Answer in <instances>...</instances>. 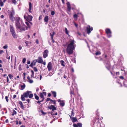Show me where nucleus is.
<instances>
[{"mask_svg": "<svg viewBox=\"0 0 127 127\" xmlns=\"http://www.w3.org/2000/svg\"><path fill=\"white\" fill-rule=\"evenodd\" d=\"M60 62L61 63V65H63V66H65L64 62L63 61L61 60V61H60Z\"/></svg>", "mask_w": 127, "mask_h": 127, "instance_id": "24", "label": "nucleus"}, {"mask_svg": "<svg viewBox=\"0 0 127 127\" xmlns=\"http://www.w3.org/2000/svg\"><path fill=\"white\" fill-rule=\"evenodd\" d=\"M51 92L52 94L53 95L54 97H56V92L54 91H51Z\"/></svg>", "mask_w": 127, "mask_h": 127, "instance_id": "21", "label": "nucleus"}, {"mask_svg": "<svg viewBox=\"0 0 127 127\" xmlns=\"http://www.w3.org/2000/svg\"><path fill=\"white\" fill-rule=\"evenodd\" d=\"M6 78H7V82L8 83L9 82V79L8 77V76H7L6 77Z\"/></svg>", "mask_w": 127, "mask_h": 127, "instance_id": "53", "label": "nucleus"}, {"mask_svg": "<svg viewBox=\"0 0 127 127\" xmlns=\"http://www.w3.org/2000/svg\"><path fill=\"white\" fill-rule=\"evenodd\" d=\"M17 114L16 112L14 110H13V113L12 114V116H13L14 115H16Z\"/></svg>", "mask_w": 127, "mask_h": 127, "instance_id": "25", "label": "nucleus"}, {"mask_svg": "<svg viewBox=\"0 0 127 127\" xmlns=\"http://www.w3.org/2000/svg\"><path fill=\"white\" fill-rule=\"evenodd\" d=\"M55 34V32H51L50 33V35L51 36V38L52 40L53 43H54V40H53V36L54 34Z\"/></svg>", "mask_w": 127, "mask_h": 127, "instance_id": "19", "label": "nucleus"}, {"mask_svg": "<svg viewBox=\"0 0 127 127\" xmlns=\"http://www.w3.org/2000/svg\"><path fill=\"white\" fill-rule=\"evenodd\" d=\"M53 112H52L51 115H57L58 113H57V112H56L55 114L53 113Z\"/></svg>", "mask_w": 127, "mask_h": 127, "instance_id": "48", "label": "nucleus"}, {"mask_svg": "<svg viewBox=\"0 0 127 127\" xmlns=\"http://www.w3.org/2000/svg\"><path fill=\"white\" fill-rule=\"evenodd\" d=\"M87 32H91L93 30L92 27H91L90 26L88 25L87 27Z\"/></svg>", "mask_w": 127, "mask_h": 127, "instance_id": "10", "label": "nucleus"}, {"mask_svg": "<svg viewBox=\"0 0 127 127\" xmlns=\"http://www.w3.org/2000/svg\"><path fill=\"white\" fill-rule=\"evenodd\" d=\"M101 54V53L99 51H97L95 53V54L96 55H100Z\"/></svg>", "mask_w": 127, "mask_h": 127, "instance_id": "29", "label": "nucleus"}, {"mask_svg": "<svg viewBox=\"0 0 127 127\" xmlns=\"http://www.w3.org/2000/svg\"><path fill=\"white\" fill-rule=\"evenodd\" d=\"M27 17L26 16V14H25L24 16V19L26 20H27Z\"/></svg>", "mask_w": 127, "mask_h": 127, "instance_id": "49", "label": "nucleus"}, {"mask_svg": "<svg viewBox=\"0 0 127 127\" xmlns=\"http://www.w3.org/2000/svg\"><path fill=\"white\" fill-rule=\"evenodd\" d=\"M32 92L30 91H27L25 93L23 94L21 96V99L23 101H24L25 100V97L27 98L29 96V94L30 93H31Z\"/></svg>", "mask_w": 127, "mask_h": 127, "instance_id": "4", "label": "nucleus"}, {"mask_svg": "<svg viewBox=\"0 0 127 127\" xmlns=\"http://www.w3.org/2000/svg\"><path fill=\"white\" fill-rule=\"evenodd\" d=\"M8 47V46L7 45H5L3 47V48L4 49H6Z\"/></svg>", "mask_w": 127, "mask_h": 127, "instance_id": "41", "label": "nucleus"}, {"mask_svg": "<svg viewBox=\"0 0 127 127\" xmlns=\"http://www.w3.org/2000/svg\"><path fill=\"white\" fill-rule=\"evenodd\" d=\"M36 42L37 44H38L39 43L37 39L36 40Z\"/></svg>", "mask_w": 127, "mask_h": 127, "instance_id": "59", "label": "nucleus"}, {"mask_svg": "<svg viewBox=\"0 0 127 127\" xmlns=\"http://www.w3.org/2000/svg\"><path fill=\"white\" fill-rule=\"evenodd\" d=\"M0 6H2L3 5V3L1 0H0Z\"/></svg>", "mask_w": 127, "mask_h": 127, "instance_id": "30", "label": "nucleus"}, {"mask_svg": "<svg viewBox=\"0 0 127 127\" xmlns=\"http://www.w3.org/2000/svg\"><path fill=\"white\" fill-rule=\"evenodd\" d=\"M48 96H49V97L51 95V94L50 93H48Z\"/></svg>", "mask_w": 127, "mask_h": 127, "instance_id": "60", "label": "nucleus"}, {"mask_svg": "<svg viewBox=\"0 0 127 127\" xmlns=\"http://www.w3.org/2000/svg\"><path fill=\"white\" fill-rule=\"evenodd\" d=\"M51 99L50 98H47V99H46V101L47 102V101H48L49 100H50L51 101Z\"/></svg>", "mask_w": 127, "mask_h": 127, "instance_id": "46", "label": "nucleus"}, {"mask_svg": "<svg viewBox=\"0 0 127 127\" xmlns=\"http://www.w3.org/2000/svg\"><path fill=\"white\" fill-rule=\"evenodd\" d=\"M32 16L29 15H28L27 17V19L28 21H32Z\"/></svg>", "mask_w": 127, "mask_h": 127, "instance_id": "15", "label": "nucleus"}, {"mask_svg": "<svg viewBox=\"0 0 127 127\" xmlns=\"http://www.w3.org/2000/svg\"><path fill=\"white\" fill-rule=\"evenodd\" d=\"M12 2L14 4H15L16 3V1L15 0H12Z\"/></svg>", "mask_w": 127, "mask_h": 127, "instance_id": "42", "label": "nucleus"}, {"mask_svg": "<svg viewBox=\"0 0 127 127\" xmlns=\"http://www.w3.org/2000/svg\"><path fill=\"white\" fill-rule=\"evenodd\" d=\"M51 101L53 103V104H55L56 103V101L55 100H51Z\"/></svg>", "mask_w": 127, "mask_h": 127, "instance_id": "40", "label": "nucleus"}, {"mask_svg": "<svg viewBox=\"0 0 127 127\" xmlns=\"http://www.w3.org/2000/svg\"><path fill=\"white\" fill-rule=\"evenodd\" d=\"M107 37L109 38L111 36V32H106Z\"/></svg>", "mask_w": 127, "mask_h": 127, "instance_id": "23", "label": "nucleus"}, {"mask_svg": "<svg viewBox=\"0 0 127 127\" xmlns=\"http://www.w3.org/2000/svg\"><path fill=\"white\" fill-rule=\"evenodd\" d=\"M6 58L9 60L10 59V56H8V55H7Z\"/></svg>", "mask_w": 127, "mask_h": 127, "instance_id": "54", "label": "nucleus"}, {"mask_svg": "<svg viewBox=\"0 0 127 127\" xmlns=\"http://www.w3.org/2000/svg\"><path fill=\"white\" fill-rule=\"evenodd\" d=\"M47 68L49 71H51L52 69L53 66L51 62H50L48 63L47 65Z\"/></svg>", "mask_w": 127, "mask_h": 127, "instance_id": "6", "label": "nucleus"}, {"mask_svg": "<svg viewBox=\"0 0 127 127\" xmlns=\"http://www.w3.org/2000/svg\"><path fill=\"white\" fill-rule=\"evenodd\" d=\"M19 87H20L21 88H20V89L21 90H23L24 89L25 87L26 86L25 84L23 83V85H19Z\"/></svg>", "mask_w": 127, "mask_h": 127, "instance_id": "14", "label": "nucleus"}, {"mask_svg": "<svg viewBox=\"0 0 127 127\" xmlns=\"http://www.w3.org/2000/svg\"><path fill=\"white\" fill-rule=\"evenodd\" d=\"M44 20L45 22H47L48 21V16H46L44 18Z\"/></svg>", "mask_w": 127, "mask_h": 127, "instance_id": "20", "label": "nucleus"}, {"mask_svg": "<svg viewBox=\"0 0 127 127\" xmlns=\"http://www.w3.org/2000/svg\"><path fill=\"white\" fill-rule=\"evenodd\" d=\"M18 103L20 105V107L23 109L24 110L25 108L24 106L23 105L22 102L21 101H18Z\"/></svg>", "mask_w": 127, "mask_h": 127, "instance_id": "12", "label": "nucleus"}, {"mask_svg": "<svg viewBox=\"0 0 127 127\" xmlns=\"http://www.w3.org/2000/svg\"><path fill=\"white\" fill-rule=\"evenodd\" d=\"M27 79L28 80L27 81L29 82L30 83H32L33 82V81L32 80H31L30 79V77L29 76L27 77Z\"/></svg>", "mask_w": 127, "mask_h": 127, "instance_id": "13", "label": "nucleus"}, {"mask_svg": "<svg viewBox=\"0 0 127 127\" xmlns=\"http://www.w3.org/2000/svg\"><path fill=\"white\" fill-rule=\"evenodd\" d=\"M29 12L31 13L32 12V11H31V10L32 9V4L31 2H29Z\"/></svg>", "mask_w": 127, "mask_h": 127, "instance_id": "17", "label": "nucleus"}, {"mask_svg": "<svg viewBox=\"0 0 127 127\" xmlns=\"http://www.w3.org/2000/svg\"><path fill=\"white\" fill-rule=\"evenodd\" d=\"M41 112L43 114V115H44L46 114V113L44 112L43 111H41Z\"/></svg>", "mask_w": 127, "mask_h": 127, "instance_id": "51", "label": "nucleus"}, {"mask_svg": "<svg viewBox=\"0 0 127 127\" xmlns=\"http://www.w3.org/2000/svg\"><path fill=\"white\" fill-rule=\"evenodd\" d=\"M12 34L14 38H17V36L15 34V32H12Z\"/></svg>", "mask_w": 127, "mask_h": 127, "instance_id": "22", "label": "nucleus"}, {"mask_svg": "<svg viewBox=\"0 0 127 127\" xmlns=\"http://www.w3.org/2000/svg\"><path fill=\"white\" fill-rule=\"evenodd\" d=\"M105 32H111V31L109 29H107L105 30Z\"/></svg>", "mask_w": 127, "mask_h": 127, "instance_id": "35", "label": "nucleus"}, {"mask_svg": "<svg viewBox=\"0 0 127 127\" xmlns=\"http://www.w3.org/2000/svg\"><path fill=\"white\" fill-rule=\"evenodd\" d=\"M10 32H14V29L13 27L11 25L10 26Z\"/></svg>", "mask_w": 127, "mask_h": 127, "instance_id": "18", "label": "nucleus"}, {"mask_svg": "<svg viewBox=\"0 0 127 127\" xmlns=\"http://www.w3.org/2000/svg\"><path fill=\"white\" fill-rule=\"evenodd\" d=\"M74 113L73 112V111H72V114H71V115L70 116L71 117V116H74Z\"/></svg>", "mask_w": 127, "mask_h": 127, "instance_id": "58", "label": "nucleus"}, {"mask_svg": "<svg viewBox=\"0 0 127 127\" xmlns=\"http://www.w3.org/2000/svg\"><path fill=\"white\" fill-rule=\"evenodd\" d=\"M21 67V65H19V69L20 71L21 70H22Z\"/></svg>", "mask_w": 127, "mask_h": 127, "instance_id": "43", "label": "nucleus"}, {"mask_svg": "<svg viewBox=\"0 0 127 127\" xmlns=\"http://www.w3.org/2000/svg\"><path fill=\"white\" fill-rule=\"evenodd\" d=\"M22 47L21 45H20L18 47V49L19 50H21L22 49Z\"/></svg>", "mask_w": 127, "mask_h": 127, "instance_id": "45", "label": "nucleus"}, {"mask_svg": "<svg viewBox=\"0 0 127 127\" xmlns=\"http://www.w3.org/2000/svg\"><path fill=\"white\" fill-rule=\"evenodd\" d=\"M16 95H13V98L14 99L16 97Z\"/></svg>", "mask_w": 127, "mask_h": 127, "instance_id": "64", "label": "nucleus"}, {"mask_svg": "<svg viewBox=\"0 0 127 127\" xmlns=\"http://www.w3.org/2000/svg\"><path fill=\"white\" fill-rule=\"evenodd\" d=\"M26 59L25 58H24L23 60H22V62L23 63H24L26 61Z\"/></svg>", "mask_w": 127, "mask_h": 127, "instance_id": "37", "label": "nucleus"}, {"mask_svg": "<svg viewBox=\"0 0 127 127\" xmlns=\"http://www.w3.org/2000/svg\"><path fill=\"white\" fill-rule=\"evenodd\" d=\"M48 51L47 50H46L44 51L43 54V57L44 58H46L48 56Z\"/></svg>", "mask_w": 127, "mask_h": 127, "instance_id": "8", "label": "nucleus"}, {"mask_svg": "<svg viewBox=\"0 0 127 127\" xmlns=\"http://www.w3.org/2000/svg\"><path fill=\"white\" fill-rule=\"evenodd\" d=\"M48 108L49 109L52 110V111L55 110H57L56 108L53 105H51Z\"/></svg>", "mask_w": 127, "mask_h": 127, "instance_id": "11", "label": "nucleus"}, {"mask_svg": "<svg viewBox=\"0 0 127 127\" xmlns=\"http://www.w3.org/2000/svg\"><path fill=\"white\" fill-rule=\"evenodd\" d=\"M3 52V51L2 50H0V54H2Z\"/></svg>", "mask_w": 127, "mask_h": 127, "instance_id": "55", "label": "nucleus"}, {"mask_svg": "<svg viewBox=\"0 0 127 127\" xmlns=\"http://www.w3.org/2000/svg\"><path fill=\"white\" fill-rule=\"evenodd\" d=\"M8 76L9 77V78L10 79H11L13 78V75L11 74H9L8 75Z\"/></svg>", "mask_w": 127, "mask_h": 127, "instance_id": "27", "label": "nucleus"}, {"mask_svg": "<svg viewBox=\"0 0 127 127\" xmlns=\"http://www.w3.org/2000/svg\"><path fill=\"white\" fill-rule=\"evenodd\" d=\"M35 61H36V62H37L39 63L42 64L44 65H46V62L43 61L42 58L41 57H38V59L35 60Z\"/></svg>", "mask_w": 127, "mask_h": 127, "instance_id": "5", "label": "nucleus"}, {"mask_svg": "<svg viewBox=\"0 0 127 127\" xmlns=\"http://www.w3.org/2000/svg\"><path fill=\"white\" fill-rule=\"evenodd\" d=\"M33 70L35 72H37L38 71L37 68L35 67H34Z\"/></svg>", "mask_w": 127, "mask_h": 127, "instance_id": "36", "label": "nucleus"}, {"mask_svg": "<svg viewBox=\"0 0 127 127\" xmlns=\"http://www.w3.org/2000/svg\"><path fill=\"white\" fill-rule=\"evenodd\" d=\"M119 78L121 79H124V77L123 76H121L119 77Z\"/></svg>", "mask_w": 127, "mask_h": 127, "instance_id": "50", "label": "nucleus"}, {"mask_svg": "<svg viewBox=\"0 0 127 127\" xmlns=\"http://www.w3.org/2000/svg\"><path fill=\"white\" fill-rule=\"evenodd\" d=\"M70 117L73 123L77 121V119L76 118H71V116H70Z\"/></svg>", "mask_w": 127, "mask_h": 127, "instance_id": "16", "label": "nucleus"}, {"mask_svg": "<svg viewBox=\"0 0 127 127\" xmlns=\"http://www.w3.org/2000/svg\"><path fill=\"white\" fill-rule=\"evenodd\" d=\"M78 127H82V124H81L78 123L77 124Z\"/></svg>", "mask_w": 127, "mask_h": 127, "instance_id": "32", "label": "nucleus"}, {"mask_svg": "<svg viewBox=\"0 0 127 127\" xmlns=\"http://www.w3.org/2000/svg\"><path fill=\"white\" fill-rule=\"evenodd\" d=\"M41 101V100L40 101L39 100L38 102H37V103H38L39 104H40V102L42 101Z\"/></svg>", "mask_w": 127, "mask_h": 127, "instance_id": "62", "label": "nucleus"}, {"mask_svg": "<svg viewBox=\"0 0 127 127\" xmlns=\"http://www.w3.org/2000/svg\"><path fill=\"white\" fill-rule=\"evenodd\" d=\"M77 16H78L76 14H75L73 15V17H74V18H75L76 19H77Z\"/></svg>", "mask_w": 127, "mask_h": 127, "instance_id": "33", "label": "nucleus"}, {"mask_svg": "<svg viewBox=\"0 0 127 127\" xmlns=\"http://www.w3.org/2000/svg\"><path fill=\"white\" fill-rule=\"evenodd\" d=\"M42 76L41 75H40V80H41L42 78Z\"/></svg>", "mask_w": 127, "mask_h": 127, "instance_id": "63", "label": "nucleus"}, {"mask_svg": "<svg viewBox=\"0 0 127 127\" xmlns=\"http://www.w3.org/2000/svg\"><path fill=\"white\" fill-rule=\"evenodd\" d=\"M31 72L32 73V75H31V77L32 78L33 77L34 75V72L32 70H31Z\"/></svg>", "mask_w": 127, "mask_h": 127, "instance_id": "28", "label": "nucleus"}, {"mask_svg": "<svg viewBox=\"0 0 127 127\" xmlns=\"http://www.w3.org/2000/svg\"><path fill=\"white\" fill-rule=\"evenodd\" d=\"M55 14V12L54 11H52L51 12V14L52 15H54Z\"/></svg>", "mask_w": 127, "mask_h": 127, "instance_id": "34", "label": "nucleus"}, {"mask_svg": "<svg viewBox=\"0 0 127 127\" xmlns=\"http://www.w3.org/2000/svg\"><path fill=\"white\" fill-rule=\"evenodd\" d=\"M73 92L72 91H71L70 92V94L71 95H72L73 94Z\"/></svg>", "mask_w": 127, "mask_h": 127, "instance_id": "57", "label": "nucleus"}, {"mask_svg": "<svg viewBox=\"0 0 127 127\" xmlns=\"http://www.w3.org/2000/svg\"><path fill=\"white\" fill-rule=\"evenodd\" d=\"M14 19L15 21L16 26L17 29L22 31H25L27 29V28L24 25H23L22 26H21L19 23L20 20L19 17H15Z\"/></svg>", "mask_w": 127, "mask_h": 127, "instance_id": "2", "label": "nucleus"}, {"mask_svg": "<svg viewBox=\"0 0 127 127\" xmlns=\"http://www.w3.org/2000/svg\"><path fill=\"white\" fill-rule=\"evenodd\" d=\"M66 4L67 6V10L69 12H70L71 10V8L69 2H67L66 3Z\"/></svg>", "mask_w": 127, "mask_h": 127, "instance_id": "9", "label": "nucleus"}, {"mask_svg": "<svg viewBox=\"0 0 127 127\" xmlns=\"http://www.w3.org/2000/svg\"><path fill=\"white\" fill-rule=\"evenodd\" d=\"M116 75L117 76L119 75L120 74L119 72H116Z\"/></svg>", "mask_w": 127, "mask_h": 127, "instance_id": "52", "label": "nucleus"}, {"mask_svg": "<svg viewBox=\"0 0 127 127\" xmlns=\"http://www.w3.org/2000/svg\"><path fill=\"white\" fill-rule=\"evenodd\" d=\"M73 126L74 127H78V125H77L75 124H73Z\"/></svg>", "mask_w": 127, "mask_h": 127, "instance_id": "47", "label": "nucleus"}, {"mask_svg": "<svg viewBox=\"0 0 127 127\" xmlns=\"http://www.w3.org/2000/svg\"><path fill=\"white\" fill-rule=\"evenodd\" d=\"M75 41L73 39H70L68 42L66 51L67 54L71 55L73 53V50L75 49L76 45L75 43Z\"/></svg>", "mask_w": 127, "mask_h": 127, "instance_id": "1", "label": "nucleus"}, {"mask_svg": "<svg viewBox=\"0 0 127 127\" xmlns=\"http://www.w3.org/2000/svg\"><path fill=\"white\" fill-rule=\"evenodd\" d=\"M64 103L63 101H61L60 103V105L62 106H64Z\"/></svg>", "mask_w": 127, "mask_h": 127, "instance_id": "31", "label": "nucleus"}, {"mask_svg": "<svg viewBox=\"0 0 127 127\" xmlns=\"http://www.w3.org/2000/svg\"><path fill=\"white\" fill-rule=\"evenodd\" d=\"M8 97L7 96H5V99L6 100V101L7 102H8Z\"/></svg>", "mask_w": 127, "mask_h": 127, "instance_id": "44", "label": "nucleus"}, {"mask_svg": "<svg viewBox=\"0 0 127 127\" xmlns=\"http://www.w3.org/2000/svg\"><path fill=\"white\" fill-rule=\"evenodd\" d=\"M26 23L27 24V25L28 26V27H30V26L29 25V22H26Z\"/></svg>", "mask_w": 127, "mask_h": 127, "instance_id": "38", "label": "nucleus"}, {"mask_svg": "<svg viewBox=\"0 0 127 127\" xmlns=\"http://www.w3.org/2000/svg\"><path fill=\"white\" fill-rule=\"evenodd\" d=\"M25 43L26 44V45L27 46L29 43V42L28 41H26L25 42Z\"/></svg>", "mask_w": 127, "mask_h": 127, "instance_id": "56", "label": "nucleus"}, {"mask_svg": "<svg viewBox=\"0 0 127 127\" xmlns=\"http://www.w3.org/2000/svg\"><path fill=\"white\" fill-rule=\"evenodd\" d=\"M46 92H43L40 94V97L42 99L41 101H43L45 99L44 96H46Z\"/></svg>", "mask_w": 127, "mask_h": 127, "instance_id": "7", "label": "nucleus"}, {"mask_svg": "<svg viewBox=\"0 0 127 127\" xmlns=\"http://www.w3.org/2000/svg\"><path fill=\"white\" fill-rule=\"evenodd\" d=\"M35 98L37 100H38L39 99V97L37 95H35Z\"/></svg>", "mask_w": 127, "mask_h": 127, "instance_id": "39", "label": "nucleus"}, {"mask_svg": "<svg viewBox=\"0 0 127 127\" xmlns=\"http://www.w3.org/2000/svg\"><path fill=\"white\" fill-rule=\"evenodd\" d=\"M74 25L76 28L78 27V25L76 23H74Z\"/></svg>", "mask_w": 127, "mask_h": 127, "instance_id": "61", "label": "nucleus"}, {"mask_svg": "<svg viewBox=\"0 0 127 127\" xmlns=\"http://www.w3.org/2000/svg\"><path fill=\"white\" fill-rule=\"evenodd\" d=\"M33 96V94L31 93H30L29 94V97L30 98H32Z\"/></svg>", "mask_w": 127, "mask_h": 127, "instance_id": "26", "label": "nucleus"}, {"mask_svg": "<svg viewBox=\"0 0 127 127\" xmlns=\"http://www.w3.org/2000/svg\"><path fill=\"white\" fill-rule=\"evenodd\" d=\"M9 15V18L10 20L12 22H14V16L13 15L15 14L14 10L12 9L11 11L8 10V12Z\"/></svg>", "mask_w": 127, "mask_h": 127, "instance_id": "3", "label": "nucleus"}]
</instances>
